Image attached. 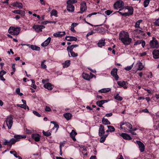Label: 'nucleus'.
Segmentation results:
<instances>
[{"label":"nucleus","mask_w":159,"mask_h":159,"mask_svg":"<svg viewBox=\"0 0 159 159\" xmlns=\"http://www.w3.org/2000/svg\"><path fill=\"white\" fill-rule=\"evenodd\" d=\"M119 39L124 44L129 45L132 42V39L129 38V33L124 31H121L119 34Z\"/></svg>","instance_id":"1"},{"label":"nucleus","mask_w":159,"mask_h":159,"mask_svg":"<svg viewBox=\"0 0 159 159\" xmlns=\"http://www.w3.org/2000/svg\"><path fill=\"white\" fill-rule=\"evenodd\" d=\"M125 9H128L129 12H127L123 13L120 11L122 10L120 9L119 11H117L120 15L122 16H129L132 15L134 13V9L133 7L129 6H127L125 7Z\"/></svg>","instance_id":"2"},{"label":"nucleus","mask_w":159,"mask_h":159,"mask_svg":"<svg viewBox=\"0 0 159 159\" xmlns=\"http://www.w3.org/2000/svg\"><path fill=\"white\" fill-rule=\"evenodd\" d=\"M20 30V27L11 26L9 29L8 32L12 35H17L19 34Z\"/></svg>","instance_id":"3"},{"label":"nucleus","mask_w":159,"mask_h":159,"mask_svg":"<svg viewBox=\"0 0 159 159\" xmlns=\"http://www.w3.org/2000/svg\"><path fill=\"white\" fill-rule=\"evenodd\" d=\"M13 119V117L11 115L7 116L5 122H6L7 125L9 129H10L12 126Z\"/></svg>","instance_id":"4"},{"label":"nucleus","mask_w":159,"mask_h":159,"mask_svg":"<svg viewBox=\"0 0 159 159\" xmlns=\"http://www.w3.org/2000/svg\"><path fill=\"white\" fill-rule=\"evenodd\" d=\"M150 45L152 48H157L159 47L158 42L155 38H153V39L150 41Z\"/></svg>","instance_id":"5"},{"label":"nucleus","mask_w":159,"mask_h":159,"mask_svg":"<svg viewBox=\"0 0 159 159\" xmlns=\"http://www.w3.org/2000/svg\"><path fill=\"white\" fill-rule=\"evenodd\" d=\"M124 2L120 0L116 2L114 4L113 6L115 9H117L118 8H122L124 6Z\"/></svg>","instance_id":"6"},{"label":"nucleus","mask_w":159,"mask_h":159,"mask_svg":"<svg viewBox=\"0 0 159 159\" xmlns=\"http://www.w3.org/2000/svg\"><path fill=\"white\" fill-rule=\"evenodd\" d=\"M90 75L88 74L83 73L82 74V77L85 80H89L91 79L93 77H95V76L90 73Z\"/></svg>","instance_id":"7"},{"label":"nucleus","mask_w":159,"mask_h":159,"mask_svg":"<svg viewBox=\"0 0 159 159\" xmlns=\"http://www.w3.org/2000/svg\"><path fill=\"white\" fill-rule=\"evenodd\" d=\"M45 26L43 25H34L33 26V28L37 32L42 31V30L45 28Z\"/></svg>","instance_id":"8"},{"label":"nucleus","mask_w":159,"mask_h":159,"mask_svg":"<svg viewBox=\"0 0 159 159\" xmlns=\"http://www.w3.org/2000/svg\"><path fill=\"white\" fill-rule=\"evenodd\" d=\"M80 5V12L79 13H82L87 10L86 3L83 2L81 3Z\"/></svg>","instance_id":"9"},{"label":"nucleus","mask_w":159,"mask_h":159,"mask_svg":"<svg viewBox=\"0 0 159 159\" xmlns=\"http://www.w3.org/2000/svg\"><path fill=\"white\" fill-rule=\"evenodd\" d=\"M105 133L104 126L102 125H100L98 130V135L102 136Z\"/></svg>","instance_id":"10"},{"label":"nucleus","mask_w":159,"mask_h":159,"mask_svg":"<svg viewBox=\"0 0 159 159\" xmlns=\"http://www.w3.org/2000/svg\"><path fill=\"white\" fill-rule=\"evenodd\" d=\"M136 142L138 144L140 151L141 152H143L145 148V146L144 144L139 141H137Z\"/></svg>","instance_id":"11"},{"label":"nucleus","mask_w":159,"mask_h":159,"mask_svg":"<svg viewBox=\"0 0 159 159\" xmlns=\"http://www.w3.org/2000/svg\"><path fill=\"white\" fill-rule=\"evenodd\" d=\"M153 57L155 59L159 58V49H154L152 52Z\"/></svg>","instance_id":"12"},{"label":"nucleus","mask_w":159,"mask_h":159,"mask_svg":"<svg viewBox=\"0 0 159 159\" xmlns=\"http://www.w3.org/2000/svg\"><path fill=\"white\" fill-rule=\"evenodd\" d=\"M11 5L14 7H17L19 8H23V5L22 3L18 2H14L11 4Z\"/></svg>","instance_id":"13"},{"label":"nucleus","mask_w":159,"mask_h":159,"mask_svg":"<svg viewBox=\"0 0 159 159\" xmlns=\"http://www.w3.org/2000/svg\"><path fill=\"white\" fill-rule=\"evenodd\" d=\"M31 137L35 141L38 142L39 141L41 137L39 134H32Z\"/></svg>","instance_id":"14"},{"label":"nucleus","mask_w":159,"mask_h":159,"mask_svg":"<svg viewBox=\"0 0 159 159\" xmlns=\"http://www.w3.org/2000/svg\"><path fill=\"white\" fill-rule=\"evenodd\" d=\"M66 34L65 31L60 32L59 31L53 34V35L54 37H61Z\"/></svg>","instance_id":"15"},{"label":"nucleus","mask_w":159,"mask_h":159,"mask_svg":"<svg viewBox=\"0 0 159 159\" xmlns=\"http://www.w3.org/2000/svg\"><path fill=\"white\" fill-rule=\"evenodd\" d=\"M119 135L125 139L131 140L132 139L130 135L126 133H122L120 134Z\"/></svg>","instance_id":"16"},{"label":"nucleus","mask_w":159,"mask_h":159,"mask_svg":"<svg viewBox=\"0 0 159 159\" xmlns=\"http://www.w3.org/2000/svg\"><path fill=\"white\" fill-rule=\"evenodd\" d=\"M117 70H112L111 72V74L115 78L116 80L119 79V76L117 74Z\"/></svg>","instance_id":"17"},{"label":"nucleus","mask_w":159,"mask_h":159,"mask_svg":"<svg viewBox=\"0 0 159 159\" xmlns=\"http://www.w3.org/2000/svg\"><path fill=\"white\" fill-rule=\"evenodd\" d=\"M105 39H102L101 40H99L97 43L98 46V47L102 48L105 45Z\"/></svg>","instance_id":"18"},{"label":"nucleus","mask_w":159,"mask_h":159,"mask_svg":"<svg viewBox=\"0 0 159 159\" xmlns=\"http://www.w3.org/2000/svg\"><path fill=\"white\" fill-rule=\"evenodd\" d=\"M51 38L49 37L45 41H44L41 44V46L43 47H46L50 43Z\"/></svg>","instance_id":"19"},{"label":"nucleus","mask_w":159,"mask_h":159,"mask_svg":"<svg viewBox=\"0 0 159 159\" xmlns=\"http://www.w3.org/2000/svg\"><path fill=\"white\" fill-rule=\"evenodd\" d=\"M52 85L50 83L48 82L47 83V84H44L43 85V87L44 88L49 90H51L52 89L53 87H52Z\"/></svg>","instance_id":"20"},{"label":"nucleus","mask_w":159,"mask_h":159,"mask_svg":"<svg viewBox=\"0 0 159 159\" xmlns=\"http://www.w3.org/2000/svg\"><path fill=\"white\" fill-rule=\"evenodd\" d=\"M125 124L124 122H121L120 124V128L121 129H124V131L126 132L129 133V132H130V130H128V129H127V127H125L124 126Z\"/></svg>","instance_id":"21"},{"label":"nucleus","mask_w":159,"mask_h":159,"mask_svg":"<svg viewBox=\"0 0 159 159\" xmlns=\"http://www.w3.org/2000/svg\"><path fill=\"white\" fill-rule=\"evenodd\" d=\"M67 9L69 12H73L75 10V7L72 5L67 4Z\"/></svg>","instance_id":"22"},{"label":"nucleus","mask_w":159,"mask_h":159,"mask_svg":"<svg viewBox=\"0 0 159 159\" xmlns=\"http://www.w3.org/2000/svg\"><path fill=\"white\" fill-rule=\"evenodd\" d=\"M66 39L69 41H76L77 40V39L74 36H67L66 37Z\"/></svg>","instance_id":"23"},{"label":"nucleus","mask_w":159,"mask_h":159,"mask_svg":"<svg viewBox=\"0 0 159 159\" xmlns=\"http://www.w3.org/2000/svg\"><path fill=\"white\" fill-rule=\"evenodd\" d=\"M26 138V135H15L14 136V138L17 140V142L19 141L20 139L21 138Z\"/></svg>","instance_id":"24"},{"label":"nucleus","mask_w":159,"mask_h":159,"mask_svg":"<svg viewBox=\"0 0 159 159\" xmlns=\"http://www.w3.org/2000/svg\"><path fill=\"white\" fill-rule=\"evenodd\" d=\"M78 46V45L77 44L72 45H71L69 46L67 48V50L68 52H69V51H73V49L74 48L77 47Z\"/></svg>","instance_id":"25"},{"label":"nucleus","mask_w":159,"mask_h":159,"mask_svg":"<svg viewBox=\"0 0 159 159\" xmlns=\"http://www.w3.org/2000/svg\"><path fill=\"white\" fill-rule=\"evenodd\" d=\"M77 134V133L74 130H72L71 132L70 133V136L72 138L74 141H75L76 140L75 137Z\"/></svg>","instance_id":"26"},{"label":"nucleus","mask_w":159,"mask_h":159,"mask_svg":"<svg viewBox=\"0 0 159 159\" xmlns=\"http://www.w3.org/2000/svg\"><path fill=\"white\" fill-rule=\"evenodd\" d=\"M108 134H106L103 135H102V136H101L100 139L99 140L100 142L101 143H103L104 142L106 139V138L108 136Z\"/></svg>","instance_id":"27"},{"label":"nucleus","mask_w":159,"mask_h":159,"mask_svg":"<svg viewBox=\"0 0 159 159\" xmlns=\"http://www.w3.org/2000/svg\"><path fill=\"white\" fill-rule=\"evenodd\" d=\"M124 123L125 124L124 126L125 127H127L129 128V129H128V130H130V131H131L132 130H131V129L132 128V125L130 123L128 122H124Z\"/></svg>","instance_id":"28"},{"label":"nucleus","mask_w":159,"mask_h":159,"mask_svg":"<svg viewBox=\"0 0 159 159\" xmlns=\"http://www.w3.org/2000/svg\"><path fill=\"white\" fill-rule=\"evenodd\" d=\"M102 123L105 125H109L111 124L110 122L107 119L104 118H102Z\"/></svg>","instance_id":"29"},{"label":"nucleus","mask_w":159,"mask_h":159,"mask_svg":"<svg viewBox=\"0 0 159 159\" xmlns=\"http://www.w3.org/2000/svg\"><path fill=\"white\" fill-rule=\"evenodd\" d=\"M70 64V61L67 60L66 61L65 63L63 64V66L64 68L68 67Z\"/></svg>","instance_id":"30"},{"label":"nucleus","mask_w":159,"mask_h":159,"mask_svg":"<svg viewBox=\"0 0 159 159\" xmlns=\"http://www.w3.org/2000/svg\"><path fill=\"white\" fill-rule=\"evenodd\" d=\"M110 90L111 89L109 88H104L99 90L98 92L102 93H105L109 92Z\"/></svg>","instance_id":"31"},{"label":"nucleus","mask_w":159,"mask_h":159,"mask_svg":"<svg viewBox=\"0 0 159 159\" xmlns=\"http://www.w3.org/2000/svg\"><path fill=\"white\" fill-rule=\"evenodd\" d=\"M143 20H138L137 22L135 24V27L136 28H138L139 29H141L142 28L140 27V23L142 22Z\"/></svg>","instance_id":"32"},{"label":"nucleus","mask_w":159,"mask_h":159,"mask_svg":"<svg viewBox=\"0 0 159 159\" xmlns=\"http://www.w3.org/2000/svg\"><path fill=\"white\" fill-rule=\"evenodd\" d=\"M64 116L67 120H69L71 117V114L70 113H66L64 114Z\"/></svg>","instance_id":"33"},{"label":"nucleus","mask_w":159,"mask_h":159,"mask_svg":"<svg viewBox=\"0 0 159 159\" xmlns=\"http://www.w3.org/2000/svg\"><path fill=\"white\" fill-rule=\"evenodd\" d=\"M30 48L33 50H35L36 51H39L40 50V48L39 47L34 45H31Z\"/></svg>","instance_id":"34"},{"label":"nucleus","mask_w":159,"mask_h":159,"mask_svg":"<svg viewBox=\"0 0 159 159\" xmlns=\"http://www.w3.org/2000/svg\"><path fill=\"white\" fill-rule=\"evenodd\" d=\"M77 1L76 0H68L66 2L67 4L72 5L77 3Z\"/></svg>","instance_id":"35"},{"label":"nucleus","mask_w":159,"mask_h":159,"mask_svg":"<svg viewBox=\"0 0 159 159\" xmlns=\"http://www.w3.org/2000/svg\"><path fill=\"white\" fill-rule=\"evenodd\" d=\"M51 123H52L54 125V127L53 128V129H54V128L57 129V130L59 128V125H58V124L57 122H55L54 121H51Z\"/></svg>","instance_id":"36"},{"label":"nucleus","mask_w":159,"mask_h":159,"mask_svg":"<svg viewBox=\"0 0 159 159\" xmlns=\"http://www.w3.org/2000/svg\"><path fill=\"white\" fill-rule=\"evenodd\" d=\"M57 11L55 10H52L51 12V16H54L55 17H57Z\"/></svg>","instance_id":"37"},{"label":"nucleus","mask_w":159,"mask_h":159,"mask_svg":"<svg viewBox=\"0 0 159 159\" xmlns=\"http://www.w3.org/2000/svg\"><path fill=\"white\" fill-rule=\"evenodd\" d=\"M9 141L10 146H11L13 144L17 142V140H16L14 138L11 139Z\"/></svg>","instance_id":"38"},{"label":"nucleus","mask_w":159,"mask_h":159,"mask_svg":"<svg viewBox=\"0 0 159 159\" xmlns=\"http://www.w3.org/2000/svg\"><path fill=\"white\" fill-rule=\"evenodd\" d=\"M117 84L121 87H123V86H124V85H125L126 82L125 81H118L117 82Z\"/></svg>","instance_id":"39"},{"label":"nucleus","mask_w":159,"mask_h":159,"mask_svg":"<svg viewBox=\"0 0 159 159\" xmlns=\"http://www.w3.org/2000/svg\"><path fill=\"white\" fill-rule=\"evenodd\" d=\"M107 127L110 132H114L115 130L114 127L113 126L109 125L107 126Z\"/></svg>","instance_id":"40"},{"label":"nucleus","mask_w":159,"mask_h":159,"mask_svg":"<svg viewBox=\"0 0 159 159\" xmlns=\"http://www.w3.org/2000/svg\"><path fill=\"white\" fill-rule=\"evenodd\" d=\"M69 52L70 53L72 57H75L78 56L77 53H75L73 51H69Z\"/></svg>","instance_id":"41"},{"label":"nucleus","mask_w":159,"mask_h":159,"mask_svg":"<svg viewBox=\"0 0 159 159\" xmlns=\"http://www.w3.org/2000/svg\"><path fill=\"white\" fill-rule=\"evenodd\" d=\"M114 98L119 101H121L123 99L118 94L114 96Z\"/></svg>","instance_id":"42"},{"label":"nucleus","mask_w":159,"mask_h":159,"mask_svg":"<svg viewBox=\"0 0 159 159\" xmlns=\"http://www.w3.org/2000/svg\"><path fill=\"white\" fill-rule=\"evenodd\" d=\"M150 2L149 0H145L143 2L144 6L145 7L148 6Z\"/></svg>","instance_id":"43"},{"label":"nucleus","mask_w":159,"mask_h":159,"mask_svg":"<svg viewBox=\"0 0 159 159\" xmlns=\"http://www.w3.org/2000/svg\"><path fill=\"white\" fill-rule=\"evenodd\" d=\"M43 133L44 135L47 136H49L51 135V133L49 132V131L45 132L43 130Z\"/></svg>","instance_id":"44"},{"label":"nucleus","mask_w":159,"mask_h":159,"mask_svg":"<svg viewBox=\"0 0 159 159\" xmlns=\"http://www.w3.org/2000/svg\"><path fill=\"white\" fill-rule=\"evenodd\" d=\"M144 66L142 63L140 62L138 64V68L137 70H143Z\"/></svg>","instance_id":"45"},{"label":"nucleus","mask_w":159,"mask_h":159,"mask_svg":"<svg viewBox=\"0 0 159 159\" xmlns=\"http://www.w3.org/2000/svg\"><path fill=\"white\" fill-rule=\"evenodd\" d=\"M20 89L19 88H16V93L20 96H21L23 95V93H20Z\"/></svg>","instance_id":"46"},{"label":"nucleus","mask_w":159,"mask_h":159,"mask_svg":"<svg viewBox=\"0 0 159 159\" xmlns=\"http://www.w3.org/2000/svg\"><path fill=\"white\" fill-rule=\"evenodd\" d=\"M96 104L99 107H103L102 106V105L103 104L102 101H98L96 102Z\"/></svg>","instance_id":"47"},{"label":"nucleus","mask_w":159,"mask_h":159,"mask_svg":"<svg viewBox=\"0 0 159 159\" xmlns=\"http://www.w3.org/2000/svg\"><path fill=\"white\" fill-rule=\"evenodd\" d=\"M45 60H44L43 61H42L41 64V68L43 69H45L47 67V66L46 65L44 64L45 62Z\"/></svg>","instance_id":"48"},{"label":"nucleus","mask_w":159,"mask_h":159,"mask_svg":"<svg viewBox=\"0 0 159 159\" xmlns=\"http://www.w3.org/2000/svg\"><path fill=\"white\" fill-rule=\"evenodd\" d=\"M5 141L3 142V145H9L10 146V144H9V141H8L6 139H4Z\"/></svg>","instance_id":"49"},{"label":"nucleus","mask_w":159,"mask_h":159,"mask_svg":"<svg viewBox=\"0 0 159 159\" xmlns=\"http://www.w3.org/2000/svg\"><path fill=\"white\" fill-rule=\"evenodd\" d=\"M10 153L13 154L15 157L17 158V154L16 152L14 151H10Z\"/></svg>","instance_id":"50"},{"label":"nucleus","mask_w":159,"mask_h":159,"mask_svg":"<svg viewBox=\"0 0 159 159\" xmlns=\"http://www.w3.org/2000/svg\"><path fill=\"white\" fill-rule=\"evenodd\" d=\"M33 113L34 115L38 117H40L41 116V115L38 112H37L36 111H33Z\"/></svg>","instance_id":"51"},{"label":"nucleus","mask_w":159,"mask_h":159,"mask_svg":"<svg viewBox=\"0 0 159 159\" xmlns=\"http://www.w3.org/2000/svg\"><path fill=\"white\" fill-rule=\"evenodd\" d=\"M113 11H111L110 10H107L105 12V14H106L108 16L110 15L112 12Z\"/></svg>","instance_id":"52"},{"label":"nucleus","mask_w":159,"mask_h":159,"mask_svg":"<svg viewBox=\"0 0 159 159\" xmlns=\"http://www.w3.org/2000/svg\"><path fill=\"white\" fill-rule=\"evenodd\" d=\"M21 10H15L13 11L12 12L16 14H19L20 15V12H21Z\"/></svg>","instance_id":"53"},{"label":"nucleus","mask_w":159,"mask_h":159,"mask_svg":"<svg viewBox=\"0 0 159 159\" xmlns=\"http://www.w3.org/2000/svg\"><path fill=\"white\" fill-rule=\"evenodd\" d=\"M142 40H139L137 41L134 43V45H136L138 44H141Z\"/></svg>","instance_id":"54"},{"label":"nucleus","mask_w":159,"mask_h":159,"mask_svg":"<svg viewBox=\"0 0 159 159\" xmlns=\"http://www.w3.org/2000/svg\"><path fill=\"white\" fill-rule=\"evenodd\" d=\"M25 11L21 10L20 15L22 17H24L25 16Z\"/></svg>","instance_id":"55"},{"label":"nucleus","mask_w":159,"mask_h":159,"mask_svg":"<svg viewBox=\"0 0 159 159\" xmlns=\"http://www.w3.org/2000/svg\"><path fill=\"white\" fill-rule=\"evenodd\" d=\"M6 73V72L4 70H1L0 72V75L3 76Z\"/></svg>","instance_id":"56"},{"label":"nucleus","mask_w":159,"mask_h":159,"mask_svg":"<svg viewBox=\"0 0 159 159\" xmlns=\"http://www.w3.org/2000/svg\"><path fill=\"white\" fill-rule=\"evenodd\" d=\"M48 81L49 80L48 79H43L42 80V83L44 84H47V82H48Z\"/></svg>","instance_id":"57"},{"label":"nucleus","mask_w":159,"mask_h":159,"mask_svg":"<svg viewBox=\"0 0 159 159\" xmlns=\"http://www.w3.org/2000/svg\"><path fill=\"white\" fill-rule=\"evenodd\" d=\"M134 31L137 34H140L141 32H142V30L138 29H136L134 30Z\"/></svg>","instance_id":"58"},{"label":"nucleus","mask_w":159,"mask_h":159,"mask_svg":"<svg viewBox=\"0 0 159 159\" xmlns=\"http://www.w3.org/2000/svg\"><path fill=\"white\" fill-rule=\"evenodd\" d=\"M45 110L47 111H50L51 110L50 107L46 106L45 108Z\"/></svg>","instance_id":"59"},{"label":"nucleus","mask_w":159,"mask_h":159,"mask_svg":"<svg viewBox=\"0 0 159 159\" xmlns=\"http://www.w3.org/2000/svg\"><path fill=\"white\" fill-rule=\"evenodd\" d=\"M64 144H65L63 142H61L60 143L59 146L60 149V148H61V149H62V147L64 146Z\"/></svg>","instance_id":"60"},{"label":"nucleus","mask_w":159,"mask_h":159,"mask_svg":"<svg viewBox=\"0 0 159 159\" xmlns=\"http://www.w3.org/2000/svg\"><path fill=\"white\" fill-rule=\"evenodd\" d=\"M142 44V46L143 47V48H144L145 44V41L143 40H142V41L141 42V43Z\"/></svg>","instance_id":"61"},{"label":"nucleus","mask_w":159,"mask_h":159,"mask_svg":"<svg viewBox=\"0 0 159 159\" xmlns=\"http://www.w3.org/2000/svg\"><path fill=\"white\" fill-rule=\"evenodd\" d=\"M94 33L93 31L89 32L86 35V36L88 37L89 36L93 34Z\"/></svg>","instance_id":"62"},{"label":"nucleus","mask_w":159,"mask_h":159,"mask_svg":"<svg viewBox=\"0 0 159 159\" xmlns=\"http://www.w3.org/2000/svg\"><path fill=\"white\" fill-rule=\"evenodd\" d=\"M78 25V24L75 23H73L71 24V27L75 28V27H76Z\"/></svg>","instance_id":"63"},{"label":"nucleus","mask_w":159,"mask_h":159,"mask_svg":"<svg viewBox=\"0 0 159 159\" xmlns=\"http://www.w3.org/2000/svg\"><path fill=\"white\" fill-rule=\"evenodd\" d=\"M133 67L132 65H131L129 66H128L126 68H125V70H131Z\"/></svg>","instance_id":"64"}]
</instances>
